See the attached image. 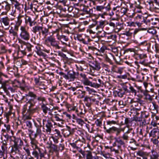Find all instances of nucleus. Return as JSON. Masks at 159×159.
I'll return each mask as SVG.
<instances>
[{"label":"nucleus","mask_w":159,"mask_h":159,"mask_svg":"<svg viewBox=\"0 0 159 159\" xmlns=\"http://www.w3.org/2000/svg\"><path fill=\"white\" fill-rule=\"evenodd\" d=\"M36 99L39 102H41L42 104L46 101V98L43 96H37L33 92L30 91L23 97L21 100L26 103L27 107L29 108V111H33V107L36 102Z\"/></svg>","instance_id":"f257e3e1"},{"label":"nucleus","mask_w":159,"mask_h":159,"mask_svg":"<svg viewBox=\"0 0 159 159\" xmlns=\"http://www.w3.org/2000/svg\"><path fill=\"white\" fill-rule=\"evenodd\" d=\"M49 42L50 43L51 46L55 48L56 49H59L61 48V47L59 46V42L56 40L55 38L52 36L48 37L47 39L45 40V44L47 46L49 45L48 43Z\"/></svg>","instance_id":"f03ea898"},{"label":"nucleus","mask_w":159,"mask_h":159,"mask_svg":"<svg viewBox=\"0 0 159 159\" xmlns=\"http://www.w3.org/2000/svg\"><path fill=\"white\" fill-rule=\"evenodd\" d=\"M20 36L21 39L25 41H28L30 38V34L28 30L23 26L20 27Z\"/></svg>","instance_id":"7ed1b4c3"},{"label":"nucleus","mask_w":159,"mask_h":159,"mask_svg":"<svg viewBox=\"0 0 159 159\" xmlns=\"http://www.w3.org/2000/svg\"><path fill=\"white\" fill-rule=\"evenodd\" d=\"M104 128L105 129L106 132L107 133L112 134L116 133V135L117 136L118 135L121 131H124L125 129V128H119L115 126H113L108 129H107L105 126L104 127Z\"/></svg>","instance_id":"20e7f679"},{"label":"nucleus","mask_w":159,"mask_h":159,"mask_svg":"<svg viewBox=\"0 0 159 159\" xmlns=\"http://www.w3.org/2000/svg\"><path fill=\"white\" fill-rule=\"evenodd\" d=\"M43 124V127H46V131L49 134L51 133L52 129L53 127V125L51 121L49 120H46L43 119L42 121Z\"/></svg>","instance_id":"39448f33"},{"label":"nucleus","mask_w":159,"mask_h":159,"mask_svg":"<svg viewBox=\"0 0 159 159\" xmlns=\"http://www.w3.org/2000/svg\"><path fill=\"white\" fill-rule=\"evenodd\" d=\"M42 119L40 118L38 119L36 121L34 122V125L36 128V131L34 135V137L40 134L41 133V128L42 126Z\"/></svg>","instance_id":"423d86ee"},{"label":"nucleus","mask_w":159,"mask_h":159,"mask_svg":"<svg viewBox=\"0 0 159 159\" xmlns=\"http://www.w3.org/2000/svg\"><path fill=\"white\" fill-rule=\"evenodd\" d=\"M48 113L49 115L53 116L56 121L58 122V124L59 125L63 124L64 120L62 115L59 114H55L53 115L52 113V112H49Z\"/></svg>","instance_id":"0eeeda50"},{"label":"nucleus","mask_w":159,"mask_h":159,"mask_svg":"<svg viewBox=\"0 0 159 159\" xmlns=\"http://www.w3.org/2000/svg\"><path fill=\"white\" fill-rule=\"evenodd\" d=\"M110 4H108L107 6H97L95 9L97 11H100L103 12L102 15V17H103V15L106 14V12L109 11L111 10Z\"/></svg>","instance_id":"6e6552de"},{"label":"nucleus","mask_w":159,"mask_h":159,"mask_svg":"<svg viewBox=\"0 0 159 159\" xmlns=\"http://www.w3.org/2000/svg\"><path fill=\"white\" fill-rule=\"evenodd\" d=\"M29 108L28 107L27 113H25L26 108L25 107L23 108V111H22V113L23 115V119L24 120L31 119V115L34 112L35 110V109L33 108V111H29Z\"/></svg>","instance_id":"1a4fd4ad"},{"label":"nucleus","mask_w":159,"mask_h":159,"mask_svg":"<svg viewBox=\"0 0 159 159\" xmlns=\"http://www.w3.org/2000/svg\"><path fill=\"white\" fill-rule=\"evenodd\" d=\"M10 19L7 16L2 18L0 20V21L2 23L5 27V30H8L9 29L10 27Z\"/></svg>","instance_id":"9d476101"},{"label":"nucleus","mask_w":159,"mask_h":159,"mask_svg":"<svg viewBox=\"0 0 159 159\" xmlns=\"http://www.w3.org/2000/svg\"><path fill=\"white\" fill-rule=\"evenodd\" d=\"M96 99L93 98L91 97L86 96H85L84 100V101L85 103L86 106L88 107H90L92 103L95 102Z\"/></svg>","instance_id":"9b49d317"},{"label":"nucleus","mask_w":159,"mask_h":159,"mask_svg":"<svg viewBox=\"0 0 159 159\" xmlns=\"http://www.w3.org/2000/svg\"><path fill=\"white\" fill-rule=\"evenodd\" d=\"M75 112L78 116L83 117L85 113L84 107L80 106L78 108H77Z\"/></svg>","instance_id":"f8f14e48"},{"label":"nucleus","mask_w":159,"mask_h":159,"mask_svg":"<svg viewBox=\"0 0 159 159\" xmlns=\"http://www.w3.org/2000/svg\"><path fill=\"white\" fill-rule=\"evenodd\" d=\"M51 26L44 27L41 26V29L40 31V37H41V34L43 36H44L45 37L47 36L49 32V29L51 28Z\"/></svg>","instance_id":"ddd939ff"},{"label":"nucleus","mask_w":159,"mask_h":159,"mask_svg":"<svg viewBox=\"0 0 159 159\" xmlns=\"http://www.w3.org/2000/svg\"><path fill=\"white\" fill-rule=\"evenodd\" d=\"M137 155L140 157H137V159H148V153L142 151H139L137 152Z\"/></svg>","instance_id":"4468645a"},{"label":"nucleus","mask_w":159,"mask_h":159,"mask_svg":"<svg viewBox=\"0 0 159 159\" xmlns=\"http://www.w3.org/2000/svg\"><path fill=\"white\" fill-rule=\"evenodd\" d=\"M19 147L18 145L17 142H15L13 145L11 146V152L16 154L19 153Z\"/></svg>","instance_id":"2eb2a0df"},{"label":"nucleus","mask_w":159,"mask_h":159,"mask_svg":"<svg viewBox=\"0 0 159 159\" xmlns=\"http://www.w3.org/2000/svg\"><path fill=\"white\" fill-rule=\"evenodd\" d=\"M75 73L72 70H69L67 72L68 76V80L70 81H73L76 78Z\"/></svg>","instance_id":"dca6fc26"},{"label":"nucleus","mask_w":159,"mask_h":159,"mask_svg":"<svg viewBox=\"0 0 159 159\" xmlns=\"http://www.w3.org/2000/svg\"><path fill=\"white\" fill-rule=\"evenodd\" d=\"M83 83L85 85L90 86L94 88H97L99 86V84H96L90 81L87 78L83 81Z\"/></svg>","instance_id":"f3484780"},{"label":"nucleus","mask_w":159,"mask_h":159,"mask_svg":"<svg viewBox=\"0 0 159 159\" xmlns=\"http://www.w3.org/2000/svg\"><path fill=\"white\" fill-rule=\"evenodd\" d=\"M89 66L93 69L98 71L101 68L100 63L97 61H93L89 64Z\"/></svg>","instance_id":"a211bd4d"},{"label":"nucleus","mask_w":159,"mask_h":159,"mask_svg":"<svg viewBox=\"0 0 159 159\" xmlns=\"http://www.w3.org/2000/svg\"><path fill=\"white\" fill-rule=\"evenodd\" d=\"M1 6L2 8L7 11L8 12L10 10L11 5L7 1L2 3Z\"/></svg>","instance_id":"6ab92c4d"},{"label":"nucleus","mask_w":159,"mask_h":159,"mask_svg":"<svg viewBox=\"0 0 159 159\" xmlns=\"http://www.w3.org/2000/svg\"><path fill=\"white\" fill-rule=\"evenodd\" d=\"M41 26L36 25L34 26L32 28L31 31L34 34H37L40 36V31Z\"/></svg>","instance_id":"aec40b11"},{"label":"nucleus","mask_w":159,"mask_h":159,"mask_svg":"<svg viewBox=\"0 0 159 159\" xmlns=\"http://www.w3.org/2000/svg\"><path fill=\"white\" fill-rule=\"evenodd\" d=\"M30 143L32 148L34 149H37L39 150V149H40L37 146L38 142L34 138H32L30 136Z\"/></svg>","instance_id":"412c9836"},{"label":"nucleus","mask_w":159,"mask_h":159,"mask_svg":"<svg viewBox=\"0 0 159 159\" xmlns=\"http://www.w3.org/2000/svg\"><path fill=\"white\" fill-rule=\"evenodd\" d=\"M25 22L26 24H29L30 26L31 27L33 25H34L36 23V22H34L32 18L29 16H26L25 18Z\"/></svg>","instance_id":"4be33fe9"},{"label":"nucleus","mask_w":159,"mask_h":159,"mask_svg":"<svg viewBox=\"0 0 159 159\" xmlns=\"http://www.w3.org/2000/svg\"><path fill=\"white\" fill-rule=\"evenodd\" d=\"M73 94L75 95H78V97L82 98L84 97L85 94V92L84 91H82L81 90H78L74 93Z\"/></svg>","instance_id":"5701e85b"},{"label":"nucleus","mask_w":159,"mask_h":159,"mask_svg":"<svg viewBox=\"0 0 159 159\" xmlns=\"http://www.w3.org/2000/svg\"><path fill=\"white\" fill-rule=\"evenodd\" d=\"M116 142L118 144L117 146L118 149H120L122 145H124L125 144V142L120 138H115Z\"/></svg>","instance_id":"b1692460"},{"label":"nucleus","mask_w":159,"mask_h":159,"mask_svg":"<svg viewBox=\"0 0 159 159\" xmlns=\"http://www.w3.org/2000/svg\"><path fill=\"white\" fill-rule=\"evenodd\" d=\"M108 34H107L105 32H104V35H102V37H104L105 38H107L108 39H111L113 40H115L116 39V36L115 34H112L110 36H108Z\"/></svg>","instance_id":"393cba45"},{"label":"nucleus","mask_w":159,"mask_h":159,"mask_svg":"<svg viewBox=\"0 0 159 159\" xmlns=\"http://www.w3.org/2000/svg\"><path fill=\"white\" fill-rule=\"evenodd\" d=\"M7 82L6 81L4 82H2L1 83H0V84H2L1 88L3 89L4 92L6 93V94H8V90L7 91V89L8 87V84H7Z\"/></svg>","instance_id":"a878e982"},{"label":"nucleus","mask_w":159,"mask_h":159,"mask_svg":"<svg viewBox=\"0 0 159 159\" xmlns=\"http://www.w3.org/2000/svg\"><path fill=\"white\" fill-rule=\"evenodd\" d=\"M114 93L116 96H117L120 97H122L125 93L122 89H119L114 92Z\"/></svg>","instance_id":"bb28decb"},{"label":"nucleus","mask_w":159,"mask_h":159,"mask_svg":"<svg viewBox=\"0 0 159 159\" xmlns=\"http://www.w3.org/2000/svg\"><path fill=\"white\" fill-rule=\"evenodd\" d=\"M49 152L50 154L52 155L54 152H57L58 151L57 146L54 144H52L51 147L50 148Z\"/></svg>","instance_id":"cd10ccee"},{"label":"nucleus","mask_w":159,"mask_h":159,"mask_svg":"<svg viewBox=\"0 0 159 159\" xmlns=\"http://www.w3.org/2000/svg\"><path fill=\"white\" fill-rule=\"evenodd\" d=\"M84 14H87V17H90L93 13V10L90 9H84L83 10Z\"/></svg>","instance_id":"c85d7f7f"},{"label":"nucleus","mask_w":159,"mask_h":159,"mask_svg":"<svg viewBox=\"0 0 159 159\" xmlns=\"http://www.w3.org/2000/svg\"><path fill=\"white\" fill-rule=\"evenodd\" d=\"M105 20L103 21L101 20L99 21L96 27V29L97 30H98L100 28H101V30H102V29L105 26Z\"/></svg>","instance_id":"c756f323"},{"label":"nucleus","mask_w":159,"mask_h":159,"mask_svg":"<svg viewBox=\"0 0 159 159\" xmlns=\"http://www.w3.org/2000/svg\"><path fill=\"white\" fill-rule=\"evenodd\" d=\"M41 108L44 113L45 115L48 110L49 111V112H52L50 108H48L44 104H43L41 105Z\"/></svg>","instance_id":"7c9ffc66"},{"label":"nucleus","mask_w":159,"mask_h":159,"mask_svg":"<svg viewBox=\"0 0 159 159\" xmlns=\"http://www.w3.org/2000/svg\"><path fill=\"white\" fill-rule=\"evenodd\" d=\"M133 121V120L131 119L126 118L125 120L124 124L126 125V126L128 127L129 126L131 125Z\"/></svg>","instance_id":"2f4dec72"},{"label":"nucleus","mask_w":159,"mask_h":159,"mask_svg":"<svg viewBox=\"0 0 159 159\" xmlns=\"http://www.w3.org/2000/svg\"><path fill=\"white\" fill-rule=\"evenodd\" d=\"M70 129V127L67 126V129H66L64 131L63 133L65 137H68L71 134Z\"/></svg>","instance_id":"473e14b6"},{"label":"nucleus","mask_w":159,"mask_h":159,"mask_svg":"<svg viewBox=\"0 0 159 159\" xmlns=\"http://www.w3.org/2000/svg\"><path fill=\"white\" fill-rule=\"evenodd\" d=\"M62 39H63L65 41H67L69 40L68 38L66 36L64 35H61V36H59L57 38V39L60 40L61 42H62V43L63 44H65L67 45L66 43L64 42H62L61 40Z\"/></svg>","instance_id":"72a5a7b5"},{"label":"nucleus","mask_w":159,"mask_h":159,"mask_svg":"<svg viewBox=\"0 0 159 159\" xmlns=\"http://www.w3.org/2000/svg\"><path fill=\"white\" fill-rule=\"evenodd\" d=\"M159 132V129L158 127L153 128V129L151 131L150 133V136L154 137L156 135V134Z\"/></svg>","instance_id":"f704fd0d"},{"label":"nucleus","mask_w":159,"mask_h":159,"mask_svg":"<svg viewBox=\"0 0 159 159\" xmlns=\"http://www.w3.org/2000/svg\"><path fill=\"white\" fill-rule=\"evenodd\" d=\"M159 155L157 153L154 151H152V154L150 155L151 159H158Z\"/></svg>","instance_id":"c9c22d12"},{"label":"nucleus","mask_w":159,"mask_h":159,"mask_svg":"<svg viewBox=\"0 0 159 159\" xmlns=\"http://www.w3.org/2000/svg\"><path fill=\"white\" fill-rule=\"evenodd\" d=\"M144 113L142 112L140 117H138V116H134V117L133 121L134 120L136 121L140 122L142 120V116H143Z\"/></svg>","instance_id":"e433bc0d"},{"label":"nucleus","mask_w":159,"mask_h":159,"mask_svg":"<svg viewBox=\"0 0 159 159\" xmlns=\"http://www.w3.org/2000/svg\"><path fill=\"white\" fill-rule=\"evenodd\" d=\"M21 24V21H17L15 25L14 29H13L16 32L19 30V27L20 26Z\"/></svg>","instance_id":"4c0bfd02"},{"label":"nucleus","mask_w":159,"mask_h":159,"mask_svg":"<svg viewBox=\"0 0 159 159\" xmlns=\"http://www.w3.org/2000/svg\"><path fill=\"white\" fill-rule=\"evenodd\" d=\"M37 87L41 89L45 90L47 88V86L42 82H40Z\"/></svg>","instance_id":"58836bf2"},{"label":"nucleus","mask_w":159,"mask_h":159,"mask_svg":"<svg viewBox=\"0 0 159 159\" xmlns=\"http://www.w3.org/2000/svg\"><path fill=\"white\" fill-rule=\"evenodd\" d=\"M123 25L121 23L119 22L116 23V30H117V31H120L122 29Z\"/></svg>","instance_id":"ea45409f"},{"label":"nucleus","mask_w":159,"mask_h":159,"mask_svg":"<svg viewBox=\"0 0 159 159\" xmlns=\"http://www.w3.org/2000/svg\"><path fill=\"white\" fill-rule=\"evenodd\" d=\"M102 118H100L97 119L95 121V123L97 126L101 127L102 125Z\"/></svg>","instance_id":"a19ab883"},{"label":"nucleus","mask_w":159,"mask_h":159,"mask_svg":"<svg viewBox=\"0 0 159 159\" xmlns=\"http://www.w3.org/2000/svg\"><path fill=\"white\" fill-rule=\"evenodd\" d=\"M9 33L10 34H11L14 36H17L18 35V33L12 29V27H11V29L9 30Z\"/></svg>","instance_id":"79ce46f5"},{"label":"nucleus","mask_w":159,"mask_h":159,"mask_svg":"<svg viewBox=\"0 0 159 159\" xmlns=\"http://www.w3.org/2000/svg\"><path fill=\"white\" fill-rule=\"evenodd\" d=\"M26 46V51L28 52H31L32 50L31 48L33 47L30 44L27 43L25 45Z\"/></svg>","instance_id":"37998d69"},{"label":"nucleus","mask_w":159,"mask_h":159,"mask_svg":"<svg viewBox=\"0 0 159 159\" xmlns=\"http://www.w3.org/2000/svg\"><path fill=\"white\" fill-rule=\"evenodd\" d=\"M32 154L34 157L36 158V159H38L40 156L39 152L36 150H34L32 152Z\"/></svg>","instance_id":"c03bdc74"},{"label":"nucleus","mask_w":159,"mask_h":159,"mask_svg":"<svg viewBox=\"0 0 159 159\" xmlns=\"http://www.w3.org/2000/svg\"><path fill=\"white\" fill-rule=\"evenodd\" d=\"M78 88V87L76 86L75 87H70V88H69L68 89V90L69 91V92L70 93H73L75 92V91H76L77 89Z\"/></svg>","instance_id":"a18cd8bd"},{"label":"nucleus","mask_w":159,"mask_h":159,"mask_svg":"<svg viewBox=\"0 0 159 159\" xmlns=\"http://www.w3.org/2000/svg\"><path fill=\"white\" fill-rule=\"evenodd\" d=\"M59 74L61 76V78H63L66 80H68V76H67V74H66L63 72H61L59 73Z\"/></svg>","instance_id":"49530a36"},{"label":"nucleus","mask_w":159,"mask_h":159,"mask_svg":"<svg viewBox=\"0 0 159 159\" xmlns=\"http://www.w3.org/2000/svg\"><path fill=\"white\" fill-rule=\"evenodd\" d=\"M127 10L128 8L127 7H123L121 9L120 12L123 15L126 13Z\"/></svg>","instance_id":"de8ad7c7"},{"label":"nucleus","mask_w":159,"mask_h":159,"mask_svg":"<svg viewBox=\"0 0 159 159\" xmlns=\"http://www.w3.org/2000/svg\"><path fill=\"white\" fill-rule=\"evenodd\" d=\"M7 90L8 91L9 93L7 94L8 95H10V92L13 93L15 91V89L14 88H12L10 87H8L7 89Z\"/></svg>","instance_id":"09e8293b"},{"label":"nucleus","mask_w":159,"mask_h":159,"mask_svg":"<svg viewBox=\"0 0 159 159\" xmlns=\"http://www.w3.org/2000/svg\"><path fill=\"white\" fill-rule=\"evenodd\" d=\"M152 24L153 25H156L157 22H159V19L158 18H151Z\"/></svg>","instance_id":"8fccbe9b"},{"label":"nucleus","mask_w":159,"mask_h":159,"mask_svg":"<svg viewBox=\"0 0 159 159\" xmlns=\"http://www.w3.org/2000/svg\"><path fill=\"white\" fill-rule=\"evenodd\" d=\"M102 67L104 69V70L108 72H109L110 71V70L109 68V66L108 65L103 63L102 64Z\"/></svg>","instance_id":"3c124183"},{"label":"nucleus","mask_w":159,"mask_h":159,"mask_svg":"<svg viewBox=\"0 0 159 159\" xmlns=\"http://www.w3.org/2000/svg\"><path fill=\"white\" fill-rule=\"evenodd\" d=\"M121 138L124 140H125L126 142L129 140V137L127 134L125 133L123 134Z\"/></svg>","instance_id":"603ef678"},{"label":"nucleus","mask_w":159,"mask_h":159,"mask_svg":"<svg viewBox=\"0 0 159 159\" xmlns=\"http://www.w3.org/2000/svg\"><path fill=\"white\" fill-rule=\"evenodd\" d=\"M106 122L107 125H109V126H111L112 125L116 124V122L113 120H107V121Z\"/></svg>","instance_id":"864d4df0"},{"label":"nucleus","mask_w":159,"mask_h":159,"mask_svg":"<svg viewBox=\"0 0 159 159\" xmlns=\"http://www.w3.org/2000/svg\"><path fill=\"white\" fill-rule=\"evenodd\" d=\"M23 7V5L20 4V5H18L15 7V9H16L19 11V12L20 13L21 12H23L22 11Z\"/></svg>","instance_id":"5fc2aeb1"},{"label":"nucleus","mask_w":159,"mask_h":159,"mask_svg":"<svg viewBox=\"0 0 159 159\" xmlns=\"http://www.w3.org/2000/svg\"><path fill=\"white\" fill-rule=\"evenodd\" d=\"M21 52L23 56L26 55V51L25 49H20V47L18 48V54H19V53Z\"/></svg>","instance_id":"6e6d98bb"},{"label":"nucleus","mask_w":159,"mask_h":159,"mask_svg":"<svg viewBox=\"0 0 159 159\" xmlns=\"http://www.w3.org/2000/svg\"><path fill=\"white\" fill-rule=\"evenodd\" d=\"M148 32L152 34H156L157 33V31L153 28L149 29L148 30Z\"/></svg>","instance_id":"4d7b16f0"},{"label":"nucleus","mask_w":159,"mask_h":159,"mask_svg":"<svg viewBox=\"0 0 159 159\" xmlns=\"http://www.w3.org/2000/svg\"><path fill=\"white\" fill-rule=\"evenodd\" d=\"M23 149L25 151L28 156H30V150L28 147H24Z\"/></svg>","instance_id":"13d9d810"},{"label":"nucleus","mask_w":159,"mask_h":159,"mask_svg":"<svg viewBox=\"0 0 159 159\" xmlns=\"http://www.w3.org/2000/svg\"><path fill=\"white\" fill-rule=\"evenodd\" d=\"M129 89L130 90H129V93L131 92L132 93L134 94L135 95H136L137 93L136 90L131 85H130V86L129 87Z\"/></svg>","instance_id":"bf43d9fd"},{"label":"nucleus","mask_w":159,"mask_h":159,"mask_svg":"<svg viewBox=\"0 0 159 159\" xmlns=\"http://www.w3.org/2000/svg\"><path fill=\"white\" fill-rule=\"evenodd\" d=\"M21 12L20 13L19 16L17 18V21H19L20 20L21 21V23L22 22V18H24V19L25 18L26 16H24L23 15H22L21 14Z\"/></svg>","instance_id":"052dcab7"},{"label":"nucleus","mask_w":159,"mask_h":159,"mask_svg":"<svg viewBox=\"0 0 159 159\" xmlns=\"http://www.w3.org/2000/svg\"><path fill=\"white\" fill-rule=\"evenodd\" d=\"M85 88L86 89L87 91L89 92V94H91L92 93H95L96 91L93 89H90L88 87H86Z\"/></svg>","instance_id":"680f3d73"},{"label":"nucleus","mask_w":159,"mask_h":159,"mask_svg":"<svg viewBox=\"0 0 159 159\" xmlns=\"http://www.w3.org/2000/svg\"><path fill=\"white\" fill-rule=\"evenodd\" d=\"M88 153L86 155V159H91L92 156V153L89 151H87Z\"/></svg>","instance_id":"e2e57ef3"},{"label":"nucleus","mask_w":159,"mask_h":159,"mask_svg":"<svg viewBox=\"0 0 159 159\" xmlns=\"http://www.w3.org/2000/svg\"><path fill=\"white\" fill-rule=\"evenodd\" d=\"M64 145L63 143H60L58 149V151H62L64 149Z\"/></svg>","instance_id":"0e129e2a"},{"label":"nucleus","mask_w":159,"mask_h":159,"mask_svg":"<svg viewBox=\"0 0 159 159\" xmlns=\"http://www.w3.org/2000/svg\"><path fill=\"white\" fill-rule=\"evenodd\" d=\"M67 107L68 108L69 110H72L73 111H76L77 108L75 106H71L70 105H67Z\"/></svg>","instance_id":"69168bd1"},{"label":"nucleus","mask_w":159,"mask_h":159,"mask_svg":"<svg viewBox=\"0 0 159 159\" xmlns=\"http://www.w3.org/2000/svg\"><path fill=\"white\" fill-rule=\"evenodd\" d=\"M39 152L40 154V159H46L44 157V154L41 152L40 149H39Z\"/></svg>","instance_id":"338daca9"},{"label":"nucleus","mask_w":159,"mask_h":159,"mask_svg":"<svg viewBox=\"0 0 159 159\" xmlns=\"http://www.w3.org/2000/svg\"><path fill=\"white\" fill-rule=\"evenodd\" d=\"M26 125L29 128H31L32 126V123L30 121H27L25 122Z\"/></svg>","instance_id":"774afa93"}]
</instances>
